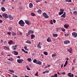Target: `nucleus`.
I'll return each mask as SVG.
<instances>
[{
  "label": "nucleus",
  "mask_w": 77,
  "mask_h": 77,
  "mask_svg": "<svg viewBox=\"0 0 77 77\" xmlns=\"http://www.w3.org/2000/svg\"><path fill=\"white\" fill-rule=\"evenodd\" d=\"M1 9L3 12H4L5 11V8L4 7H2Z\"/></svg>",
  "instance_id": "obj_11"
},
{
  "label": "nucleus",
  "mask_w": 77,
  "mask_h": 77,
  "mask_svg": "<svg viewBox=\"0 0 77 77\" xmlns=\"http://www.w3.org/2000/svg\"><path fill=\"white\" fill-rule=\"evenodd\" d=\"M17 45H15L12 46L11 48L13 50H17Z\"/></svg>",
  "instance_id": "obj_6"
},
{
  "label": "nucleus",
  "mask_w": 77,
  "mask_h": 77,
  "mask_svg": "<svg viewBox=\"0 0 77 77\" xmlns=\"http://www.w3.org/2000/svg\"><path fill=\"white\" fill-rule=\"evenodd\" d=\"M24 48L25 49V50H27V46H24Z\"/></svg>",
  "instance_id": "obj_46"
},
{
  "label": "nucleus",
  "mask_w": 77,
  "mask_h": 77,
  "mask_svg": "<svg viewBox=\"0 0 77 77\" xmlns=\"http://www.w3.org/2000/svg\"><path fill=\"white\" fill-rule=\"evenodd\" d=\"M56 31L57 32H59V30H60V29L59 28H57L56 29Z\"/></svg>",
  "instance_id": "obj_35"
},
{
  "label": "nucleus",
  "mask_w": 77,
  "mask_h": 77,
  "mask_svg": "<svg viewBox=\"0 0 77 77\" xmlns=\"http://www.w3.org/2000/svg\"><path fill=\"white\" fill-rule=\"evenodd\" d=\"M40 44H41V43L40 42H39L38 45H37V47L38 48H41V45H40Z\"/></svg>",
  "instance_id": "obj_15"
},
{
  "label": "nucleus",
  "mask_w": 77,
  "mask_h": 77,
  "mask_svg": "<svg viewBox=\"0 0 77 77\" xmlns=\"http://www.w3.org/2000/svg\"><path fill=\"white\" fill-rule=\"evenodd\" d=\"M38 62V61H37ZM38 62L36 63L37 64H38L39 65H42V62L41 61H38Z\"/></svg>",
  "instance_id": "obj_16"
},
{
  "label": "nucleus",
  "mask_w": 77,
  "mask_h": 77,
  "mask_svg": "<svg viewBox=\"0 0 77 77\" xmlns=\"http://www.w3.org/2000/svg\"><path fill=\"white\" fill-rule=\"evenodd\" d=\"M10 72H14V71L12 70H10Z\"/></svg>",
  "instance_id": "obj_41"
},
{
  "label": "nucleus",
  "mask_w": 77,
  "mask_h": 77,
  "mask_svg": "<svg viewBox=\"0 0 77 77\" xmlns=\"http://www.w3.org/2000/svg\"><path fill=\"white\" fill-rule=\"evenodd\" d=\"M66 60H69V58H66Z\"/></svg>",
  "instance_id": "obj_58"
},
{
  "label": "nucleus",
  "mask_w": 77,
  "mask_h": 77,
  "mask_svg": "<svg viewBox=\"0 0 77 77\" xmlns=\"http://www.w3.org/2000/svg\"><path fill=\"white\" fill-rule=\"evenodd\" d=\"M47 3V2L46 1H45V3Z\"/></svg>",
  "instance_id": "obj_63"
},
{
  "label": "nucleus",
  "mask_w": 77,
  "mask_h": 77,
  "mask_svg": "<svg viewBox=\"0 0 77 77\" xmlns=\"http://www.w3.org/2000/svg\"><path fill=\"white\" fill-rule=\"evenodd\" d=\"M25 22L27 25H30L31 24V23H30V21L28 20H26L25 21Z\"/></svg>",
  "instance_id": "obj_8"
},
{
  "label": "nucleus",
  "mask_w": 77,
  "mask_h": 77,
  "mask_svg": "<svg viewBox=\"0 0 77 77\" xmlns=\"http://www.w3.org/2000/svg\"><path fill=\"white\" fill-rule=\"evenodd\" d=\"M8 60L11 61V62H12V61H13V58H12V57H11V58L9 57L8 59Z\"/></svg>",
  "instance_id": "obj_17"
},
{
  "label": "nucleus",
  "mask_w": 77,
  "mask_h": 77,
  "mask_svg": "<svg viewBox=\"0 0 77 77\" xmlns=\"http://www.w3.org/2000/svg\"><path fill=\"white\" fill-rule=\"evenodd\" d=\"M9 42H10V43H11L13 41H12V40H10V41Z\"/></svg>",
  "instance_id": "obj_56"
},
{
  "label": "nucleus",
  "mask_w": 77,
  "mask_h": 77,
  "mask_svg": "<svg viewBox=\"0 0 77 77\" xmlns=\"http://www.w3.org/2000/svg\"><path fill=\"white\" fill-rule=\"evenodd\" d=\"M44 54L45 55H47V54H48V53L47 52H44Z\"/></svg>",
  "instance_id": "obj_36"
},
{
  "label": "nucleus",
  "mask_w": 77,
  "mask_h": 77,
  "mask_svg": "<svg viewBox=\"0 0 77 77\" xmlns=\"http://www.w3.org/2000/svg\"><path fill=\"white\" fill-rule=\"evenodd\" d=\"M17 62L19 63H21L22 62H23V60L17 59Z\"/></svg>",
  "instance_id": "obj_7"
},
{
  "label": "nucleus",
  "mask_w": 77,
  "mask_h": 77,
  "mask_svg": "<svg viewBox=\"0 0 77 77\" xmlns=\"http://www.w3.org/2000/svg\"><path fill=\"white\" fill-rule=\"evenodd\" d=\"M75 60H76V59L75 58L73 60V62L74 63H75Z\"/></svg>",
  "instance_id": "obj_47"
},
{
  "label": "nucleus",
  "mask_w": 77,
  "mask_h": 77,
  "mask_svg": "<svg viewBox=\"0 0 77 77\" xmlns=\"http://www.w3.org/2000/svg\"><path fill=\"white\" fill-rule=\"evenodd\" d=\"M54 76L55 77H57V74H55V75H54Z\"/></svg>",
  "instance_id": "obj_40"
},
{
  "label": "nucleus",
  "mask_w": 77,
  "mask_h": 77,
  "mask_svg": "<svg viewBox=\"0 0 77 77\" xmlns=\"http://www.w3.org/2000/svg\"><path fill=\"white\" fill-rule=\"evenodd\" d=\"M61 74H62L63 75H64L65 74V72H61Z\"/></svg>",
  "instance_id": "obj_34"
},
{
  "label": "nucleus",
  "mask_w": 77,
  "mask_h": 77,
  "mask_svg": "<svg viewBox=\"0 0 77 77\" xmlns=\"http://www.w3.org/2000/svg\"><path fill=\"white\" fill-rule=\"evenodd\" d=\"M8 44H9V45H11V43L9 42H8Z\"/></svg>",
  "instance_id": "obj_53"
},
{
  "label": "nucleus",
  "mask_w": 77,
  "mask_h": 77,
  "mask_svg": "<svg viewBox=\"0 0 77 77\" xmlns=\"http://www.w3.org/2000/svg\"><path fill=\"white\" fill-rule=\"evenodd\" d=\"M63 67V64H62L61 66V68H62Z\"/></svg>",
  "instance_id": "obj_64"
},
{
  "label": "nucleus",
  "mask_w": 77,
  "mask_h": 77,
  "mask_svg": "<svg viewBox=\"0 0 77 77\" xmlns=\"http://www.w3.org/2000/svg\"><path fill=\"white\" fill-rule=\"evenodd\" d=\"M5 48H6L7 49H8V47H6V46H5Z\"/></svg>",
  "instance_id": "obj_55"
},
{
  "label": "nucleus",
  "mask_w": 77,
  "mask_h": 77,
  "mask_svg": "<svg viewBox=\"0 0 77 77\" xmlns=\"http://www.w3.org/2000/svg\"><path fill=\"white\" fill-rule=\"evenodd\" d=\"M19 24L20 25V26H22V27H24V24H25V23L24 22V21L22 20H20L19 22Z\"/></svg>",
  "instance_id": "obj_1"
},
{
  "label": "nucleus",
  "mask_w": 77,
  "mask_h": 77,
  "mask_svg": "<svg viewBox=\"0 0 77 77\" xmlns=\"http://www.w3.org/2000/svg\"><path fill=\"white\" fill-rule=\"evenodd\" d=\"M66 2H72L71 0H65Z\"/></svg>",
  "instance_id": "obj_29"
},
{
  "label": "nucleus",
  "mask_w": 77,
  "mask_h": 77,
  "mask_svg": "<svg viewBox=\"0 0 77 77\" xmlns=\"http://www.w3.org/2000/svg\"><path fill=\"white\" fill-rule=\"evenodd\" d=\"M73 15H77V11H75L73 12Z\"/></svg>",
  "instance_id": "obj_28"
},
{
  "label": "nucleus",
  "mask_w": 77,
  "mask_h": 77,
  "mask_svg": "<svg viewBox=\"0 0 77 77\" xmlns=\"http://www.w3.org/2000/svg\"><path fill=\"white\" fill-rule=\"evenodd\" d=\"M61 17H63V18H65L66 17V15L63 14L61 16Z\"/></svg>",
  "instance_id": "obj_27"
},
{
  "label": "nucleus",
  "mask_w": 77,
  "mask_h": 77,
  "mask_svg": "<svg viewBox=\"0 0 77 77\" xmlns=\"http://www.w3.org/2000/svg\"><path fill=\"white\" fill-rule=\"evenodd\" d=\"M67 50L69 51V53H72V48H70L69 49H67Z\"/></svg>",
  "instance_id": "obj_12"
},
{
  "label": "nucleus",
  "mask_w": 77,
  "mask_h": 77,
  "mask_svg": "<svg viewBox=\"0 0 77 77\" xmlns=\"http://www.w3.org/2000/svg\"><path fill=\"white\" fill-rule=\"evenodd\" d=\"M3 23V21L1 20H0V23Z\"/></svg>",
  "instance_id": "obj_50"
},
{
  "label": "nucleus",
  "mask_w": 77,
  "mask_h": 77,
  "mask_svg": "<svg viewBox=\"0 0 77 77\" xmlns=\"http://www.w3.org/2000/svg\"><path fill=\"white\" fill-rule=\"evenodd\" d=\"M26 68L27 69V70H28L29 71L30 70V68L28 66H26Z\"/></svg>",
  "instance_id": "obj_31"
},
{
  "label": "nucleus",
  "mask_w": 77,
  "mask_h": 77,
  "mask_svg": "<svg viewBox=\"0 0 77 77\" xmlns=\"http://www.w3.org/2000/svg\"><path fill=\"white\" fill-rule=\"evenodd\" d=\"M31 15L32 16H33V17L36 15L35 14V13H31Z\"/></svg>",
  "instance_id": "obj_26"
},
{
  "label": "nucleus",
  "mask_w": 77,
  "mask_h": 77,
  "mask_svg": "<svg viewBox=\"0 0 77 77\" xmlns=\"http://www.w3.org/2000/svg\"><path fill=\"white\" fill-rule=\"evenodd\" d=\"M56 55H57V54L55 53H54L52 54V57H54V56H56Z\"/></svg>",
  "instance_id": "obj_32"
},
{
  "label": "nucleus",
  "mask_w": 77,
  "mask_h": 77,
  "mask_svg": "<svg viewBox=\"0 0 77 77\" xmlns=\"http://www.w3.org/2000/svg\"><path fill=\"white\" fill-rule=\"evenodd\" d=\"M68 75L70 77H74V75H73V74H71V73H69L68 74Z\"/></svg>",
  "instance_id": "obj_13"
},
{
  "label": "nucleus",
  "mask_w": 77,
  "mask_h": 77,
  "mask_svg": "<svg viewBox=\"0 0 77 77\" xmlns=\"http://www.w3.org/2000/svg\"><path fill=\"white\" fill-rule=\"evenodd\" d=\"M29 32H30V34H31V33H33V32L31 30H29Z\"/></svg>",
  "instance_id": "obj_37"
},
{
  "label": "nucleus",
  "mask_w": 77,
  "mask_h": 77,
  "mask_svg": "<svg viewBox=\"0 0 77 77\" xmlns=\"http://www.w3.org/2000/svg\"><path fill=\"white\" fill-rule=\"evenodd\" d=\"M18 58H19V59H20V58H21V57H20V56H18Z\"/></svg>",
  "instance_id": "obj_60"
},
{
  "label": "nucleus",
  "mask_w": 77,
  "mask_h": 77,
  "mask_svg": "<svg viewBox=\"0 0 77 77\" xmlns=\"http://www.w3.org/2000/svg\"><path fill=\"white\" fill-rule=\"evenodd\" d=\"M2 17L5 18V19H7L8 18V14L5 13L3 14H2Z\"/></svg>",
  "instance_id": "obj_2"
},
{
  "label": "nucleus",
  "mask_w": 77,
  "mask_h": 77,
  "mask_svg": "<svg viewBox=\"0 0 77 77\" xmlns=\"http://www.w3.org/2000/svg\"><path fill=\"white\" fill-rule=\"evenodd\" d=\"M57 74L58 75H60V73H59V72H57Z\"/></svg>",
  "instance_id": "obj_52"
},
{
  "label": "nucleus",
  "mask_w": 77,
  "mask_h": 77,
  "mask_svg": "<svg viewBox=\"0 0 77 77\" xmlns=\"http://www.w3.org/2000/svg\"><path fill=\"white\" fill-rule=\"evenodd\" d=\"M72 35L73 36L74 38H76L77 36V33L75 32H73Z\"/></svg>",
  "instance_id": "obj_5"
},
{
  "label": "nucleus",
  "mask_w": 77,
  "mask_h": 77,
  "mask_svg": "<svg viewBox=\"0 0 77 77\" xmlns=\"http://www.w3.org/2000/svg\"><path fill=\"white\" fill-rule=\"evenodd\" d=\"M35 2L37 3H38V2H40V0H36Z\"/></svg>",
  "instance_id": "obj_42"
},
{
  "label": "nucleus",
  "mask_w": 77,
  "mask_h": 77,
  "mask_svg": "<svg viewBox=\"0 0 77 77\" xmlns=\"http://www.w3.org/2000/svg\"><path fill=\"white\" fill-rule=\"evenodd\" d=\"M27 60L28 62H30L32 61V59H31L30 58H28L27 59Z\"/></svg>",
  "instance_id": "obj_22"
},
{
  "label": "nucleus",
  "mask_w": 77,
  "mask_h": 77,
  "mask_svg": "<svg viewBox=\"0 0 77 77\" xmlns=\"http://www.w3.org/2000/svg\"><path fill=\"white\" fill-rule=\"evenodd\" d=\"M25 53H28V52H27V51H25Z\"/></svg>",
  "instance_id": "obj_59"
},
{
  "label": "nucleus",
  "mask_w": 77,
  "mask_h": 77,
  "mask_svg": "<svg viewBox=\"0 0 77 77\" xmlns=\"http://www.w3.org/2000/svg\"><path fill=\"white\" fill-rule=\"evenodd\" d=\"M25 77H29V76H27L26 75H25Z\"/></svg>",
  "instance_id": "obj_62"
},
{
  "label": "nucleus",
  "mask_w": 77,
  "mask_h": 77,
  "mask_svg": "<svg viewBox=\"0 0 77 77\" xmlns=\"http://www.w3.org/2000/svg\"><path fill=\"white\" fill-rule=\"evenodd\" d=\"M30 34H31L30 33V32L29 31L28 33L26 34V36H29V35H30Z\"/></svg>",
  "instance_id": "obj_24"
},
{
  "label": "nucleus",
  "mask_w": 77,
  "mask_h": 77,
  "mask_svg": "<svg viewBox=\"0 0 77 77\" xmlns=\"http://www.w3.org/2000/svg\"><path fill=\"white\" fill-rule=\"evenodd\" d=\"M8 35H9L10 36H11V32H8Z\"/></svg>",
  "instance_id": "obj_44"
},
{
  "label": "nucleus",
  "mask_w": 77,
  "mask_h": 77,
  "mask_svg": "<svg viewBox=\"0 0 77 77\" xmlns=\"http://www.w3.org/2000/svg\"><path fill=\"white\" fill-rule=\"evenodd\" d=\"M37 62V60H36V59H34L33 60V62H34V63H36V62Z\"/></svg>",
  "instance_id": "obj_33"
},
{
  "label": "nucleus",
  "mask_w": 77,
  "mask_h": 77,
  "mask_svg": "<svg viewBox=\"0 0 77 77\" xmlns=\"http://www.w3.org/2000/svg\"><path fill=\"white\" fill-rule=\"evenodd\" d=\"M38 72H37L36 73L35 75V76H38Z\"/></svg>",
  "instance_id": "obj_45"
},
{
  "label": "nucleus",
  "mask_w": 77,
  "mask_h": 77,
  "mask_svg": "<svg viewBox=\"0 0 77 77\" xmlns=\"http://www.w3.org/2000/svg\"><path fill=\"white\" fill-rule=\"evenodd\" d=\"M69 25L68 24H66L64 25V27L66 29H68V27H69Z\"/></svg>",
  "instance_id": "obj_14"
},
{
  "label": "nucleus",
  "mask_w": 77,
  "mask_h": 77,
  "mask_svg": "<svg viewBox=\"0 0 77 77\" xmlns=\"http://www.w3.org/2000/svg\"><path fill=\"white\" fill-rule=\"evenodd\" d=\"M35 35H32L31 36V38L32 39H33V38H35Z\"/></svg>",
  "instance_id": "obj_19"
},
{
  "label": "nucleus",
  "mask_w": 77,
  "mask_h": 77,
  "mask_svg": "<svg viewBox=\"0 0 77 77\" xmlns=\"http://www.w3.org/2000/svg\"><path fill=\"white\" fill-rule=\"evenodd\" d=\"M61 30L63 32H65V29L64 28H61Z\"/></svg>",
  "instance_id": "obj_38"
},
{
  "label": "nucleus",
  "mask_w": 77,
  "mask_h": 77,
  "mask_svg": "<svg viewBox=\"0 0 77 77\" xmlns=\"http://www.w3.org/2000/svg\"><path fill=\"white\" fill-rule=\"evenodd\" d=\"M53 21L54 23H56V20H54V19L53 20Z\"/></svg>",
  "instance_id": "obj_49"
},
{
  "label": "nucleus",
  "mask_w": 77,
  "mask_h": 77,
  "mask_svg": "<svg viewBox=\"0 0 77 77\" xmlns=\"http://www.w3.org/2000/svg\"><path fill=\"white\" fill-rule=\"evenodd\" d=\"M60 11L61 12H60L59 13V15H62V14H63L64 10H63V9H60Z\"/></svg>",
  "instance_id": "obj_4"
},
{
  "label": "nucleus",
  "mask_w": 77,
  "mask_h": 77,
  "mask_svg": "<svg viewBox=\"0 0 77 77\" xmlns=\"http://www.w3.org/2000/svg\"><path fill=\"white\" fill-rule=\"evenodd\" d=\"M37 12L38 14H41L42 11L41 10L39 9L37 11Z\"/></svg>",
  "instance_id": "obj_20"
},
{
  "label": "nucleus",
  "mask_w": 77,
  "mask_h": 77,
  "mask_svg": "<svg viewBox=\"0 0 77 77\" xmlns=\"http://www.w3.org/2000/svg\"><path fill=\"white\" fill-rule=\"evenodd\" d=\"M42 15L44 16V17H45L46 18H48L49 17L47 15V14L45 12H44L42 14Z\"/></svg>",
  "instance_id": "obj_3"
},
{
  "label": "nucleus",
  "mask_w": 77,
  "mask_h": 77,
  "mask_svg": "<svg viewBox=\"0 0 77 77\" xmlns=\"http://www.w3.org/2000/svg\"><path fill=\"white\" fill-rule=\"evenodd\" d=\"M14 54H15V55H18V52L17 51H14Z\"/></svg>",
  "instance_id": "obj_21"
},
{
  "label": "nucleus",
  "mask_w": 77,
  "mask_h": 77,
  "mask_svg": "<svg viewBox=\"0 0 77 77\" xmlns=\"http://www.w3.org/2000/svg\"><path fill=\"white\" fill-rule=\"evenodd\" d=\"M22 51H24V52H25V50L23 49H22Z\"/></svg>",
  "instance_id": "obj_57"
},
{
  "label": "nucleus",
  "mask_w": 77,
  "mask_h": 77,
  "mask_svg": "<svg viewBox=\"0 0 77 77\" xmlns=\"http://www.w3.org/2000/svg\"><path fill=\"white\" fill-rule=\"evenodd\" d=\"M12 30V29L11 28H9V30L11 31Z\"/></svg>",
  "instance_id": "obj_48"
},
{
  "label": "nucleus",
  "mask_w": 77,
  "mask_h": 77,
  "mask_svg": "<svg viewBox=\"0 0 77 77\" xmlns=\"http://www.w3.org/2000/svg\"><path fill=\"white\" fill-rule=\"evenodd\" d=\"M26 43H28V44H31V42L29 40H27L26 42Z\"/></svg>",
  "instance_id": "obj_30"
},
{
  "label": "nucleus",
  "mask_w": 77,
  "mask_h": 77,
  "mask_svg": "<svg viewBox=\"0 0 77 77\" xmlns=\"http://www.w3.org/2000/svg\"><path fill=\"white\" fill-rule=\"evenodd\" d=\"M47 41L48 42H51V38H50V37H48L47 39Z\"/></svg>",
  "instance_id": "obj_9"
},
{
  "label": "nucleus",
  "mask_w": 77,
  "mask_h": 77,
  "mask_svg": "<svg viewBox=\"0 0 77 77\" xmlns=\"http://www.w3.org/2000/svg\"><path fill=\"white\" fill-rule=\"evenodd\" d=\"M14 77H18V76L17 75H15Z\"/></svg>",
  "instance_id": "obj_61"
},
{
  "label": "nucleus",
  "mask_w": 77,
  "mask_h": 77,
  "mask_svg": "<svg viewBox=\"0 0 77 77\" xmlns=\"http://www.w3.org/2000/svg\"><path fill=\"white\" fill-rule=\"evenodd\" d=\"M50 23L51 24H53V22H50Z\"/></svg>",
  "instance_id": "obj_54"
},
{
  "label": "nucleus",
  "mask_w": 77,
  "mask_h": 77,
  "mask_svg": "<svg viewBox=\"0 0 77 77\" xmlns=\"http://www.w3.org/2000/svg\"><path fill=\"white\" fill-rule=\"evenodd\" d=\"M65 64L66 65H68V61H66V62L65 63Z\"/></svg>",
  "instance_id": "obj_43"
},
{
  "label": "nucleus",
  "mask_w": 77,
  "mask_h": 77,
  "mask_svg": "<svg viewBox=\"0 0 77 77\" xmlns=\"http://www.w3.org/2000/svg\"><path fill=\"white\" fill-rule=\"evenodd\" d=\"M4 41L3 40H1V42L2 43Z\"/></svg>",
  "instance_id": "obj_51"
},
{
  "label": "nucleus",
  "mask_w": 77,
  "mask_h": 77,
  "mask_svg": "<svg viewBox=\"0 0 77 77\" xmlns=\"http://www.w3.org/2000/svg\"><path fill=\"white\" fill-rule=\"evenodd\" d=\"M65 44H68V41H65L64 42Z\"/></svg>",
  "instance_id": "obj_39"
},
{
  "label": "nucleus",
  "mask_w": 77,
  "mask_h": 77,
  "mask_svg": "<svg viewBox=\"0 0 77 77\" xmlns=\"http://www.w3.org/2000/svg\"><path fill=\"white\" fill-rule=\"evenodd\" d=\"M57 36H58V35L57 34H53V36H54V37H57Z\"/></svg>",
  "instance_id": "obj_25"
},
{
  "label": "nucleus",
  "mask_w": 77,
  "mask_h": 77,
  "mask_svg": "<svg viewBox=\"0 0 77 77\" xmlns=\"http://www.w3.org/2000/svg\"><path fill=\"white\" fill-rule=\"evenodd\" d=\"M11 34L13 36H15L16 35V33H14V32H12Z\"/></svg>",
  "instance_id": "obj_23"
},
{
  "label": "nucleus",
  "mask_w": 77,
  "mask_h": 77,
  "mask_svg": "<svg viewBox=\"0 0 77 77\" xmlns=\"http://www.w3.org/2000/svg\"><path fill=\"white\" fill-rule=\"evenodd\" d=\"M8 18L10 20H13V17L11 15H9Z\"/></svg>",
  "instance_id": "obj_10"
},
{
  "label": "nucleus",
  "mask_w": 77,
  "mask_h": 77,
  "mask_svg": "<svg viewBox=\"0 0 77 77\" xmlns=\"http://www.w3.org/2000/svg\"><path fill=\"white\" fill-rule=\"evenodd\" d=\"M29 7L30 8H33V4L32 3H30L29 4Z\"/></svg>",
  "instance_id": "obj_18"
}]
</instances>
